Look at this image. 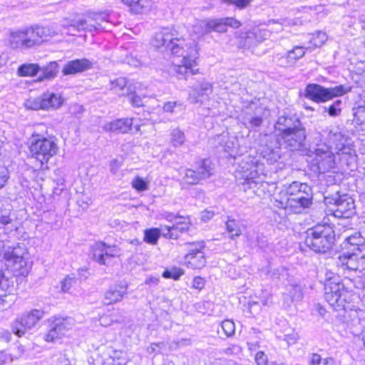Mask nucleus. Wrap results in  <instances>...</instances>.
Instances as JSON below:
<instances>
[{"label":"nucleus","instance_id":"nucleus-1","mask_svg":"<svg viewBox=\"0 0 365 365\" xmlns=\"http://www.w3.org/2000/svg\"><path fill=\"white\" fill-rule=\"evenodd\" d=\"M153 45L164 51H170L172 55L180 57L181 64L175 66L177 77L187 79L189 75L195 74L198 70L193 68L196 66L197 51L194 43L188 46L183 38L174 29L163 28L157 32L153 39Z\"/></svg>","mask_w":365,"mask_h":365},{"label":"nucleus","instance_id":"nucleus-2","mask_svg":"<svg viewBox=\"0 0 365 365\" xmlns=\"http://www.w3.org/2000/svg\"><path fill=\"white\" fill-rule=\"evenodd\" d=\"M63 35L56 23L46 26L35 24L11 33L9 42L14 49L27 50L39 47L51 38Z\"/></svg>","mask_w":365,"mask_h":365},{"label":"nucleus","instance_id":"nucleus-3","mask_svg":"<svg viewBox=\"0 0 365 365\" xmlns=\"http://www.w3.org/2000/svg\"><path fill=\"white\" fill-rule=\"evenodd\" d=\"M313 192L312 187L307 183L294 181L286 189L284 197H281L277 206L284 209L289 208L299 213L312 204Z\"/></svg>","mask_w":365,"mask_h":365},{"label":"nucleus","instance_id":"nucleus-4","mask_svg":"<svg viewBox=\"0 0 365 365\" xmlns=\"http://www.w3.org/2000/svg\"><path fill=\"white\" fill-rule=\"evenodd\" d=\"M346 282H329L326 285L324 299L336 311L356 313L358 310H360L354 302L356 297L353 291L349 288Z\"/></svg>","mask_w":365,"mask_h":365},{"label":"nucleus","instance_id":"nucleus-5","mask_svg":"<svg viewBox=\"0 0 365 365\" xmlns=\"http://www.w3.org/2000/svg\"><path fill=\"white\" fill-rule=\"evenodd\" d=\"M306 234L305 245L317 253H327L334 245L335 232L329 225H317Z\"/></svg>","mask_w":365,"mask_h":365},{"label":"nucleus","instance_id":"nucleus-6","mask_svg":"<svg viewBox=\"0 0 365 365\" xmlns=\"http://www.w3.org/2000/svg\"><path fill=\"white\" fill-rule=\"evenodd\" d=\"M264 165L257 157L245 156L239 164L235 178L239 184L247 188L253 189L260 182L259 176L263 174Z\"/></svg>","mask_w":365,"mask_h":365},{"label":"nucleus","instance_id":"nucleus-7","mask_svg":"<svg viewBox=\"0 0 365 365\" xmlns=\"http://www.w3.org/2000/svg\"><path fill=\"white\" fill-rule=\"evenodd\" d=\"M29 150L32 158L39 161L41 165L58 152L57 139L55 136L45 137L41 134H33L29 139Z\"/></svg>","mask_w":365,"mask_h":365},{"label":"nucleus","instance_id":"nucleus-8","mask_svg":"<svg viewBox=\"0 0 365 365\" xmlns=\"http://www.w3.org/2000/svg\"><path fill=\"white\" fill-rule=\"evenodd\" d=\"M352 89L351 86L339 85L335 87L326 88L317 83L307 85L304 96L305 98L317 103H325L334 98L342 96Z\"/></svg>","mask_w":365,"mask_h":365},{"label":"nucleus","instance_id":"nucleus-9","mask_svg":"<svg viewBox=\"0 0 365 365\" xmlns=\"http://www.w3.org/2000/svg\"><path fill=\"white\" fill-rule=\"evenodd\" d=\"M88 18L95 21V24H88L85 19L78 21L63 19L58 24V27L67 35H73V31H89L101 29V22L107 21L108 15L106 13H89Z\"/></svg>","mask_w":365,"mask_h":365},{"label":"nucleus","instance_id":"nucleus-10","mask_svg":"<svg viewBox=\"0 0 365 365\" xmlns=\"http://www.w3.org/2000/svg\"><path fill=\"white\" fill-rule=\"evenodd\" d=\"M240 26V22L237 19L232 17H226L197 22L193 26V31L198 35H204L212 31L223 33L227 31L228 26L237 29Z\"/></svg>","mask_w":365,"mask_h":365},{"label":"nucleus","instance_id":"nucleus-11","mask_svg":"<svg viewBox=\"0 0 365 365\" xmlns=\"http://www.w3.org/2000/svg\"><path fill=\"white\" fill-rule=\"evenodd\" d=\"M278 140L291 151L307 149V131L303 124L287 133L278 134Z\"/></svg>","mask_w":365,"mask_h":365},{"label":"nucleus","instance_id":"nucleus-12","mask_svg":"<svg viewBox=\"0 0 365 365\" xmlns=\"http://www.w3.org/2000/svg\"><path fill=\"white\" fill-rule=\"evenodd\" d=\"M335 155L330 145H318L312 160V167L314 172L324 173L334 168Z\"/></svg>","mask_w":365,"mask_h":365},{"label":"nucleus","instance_id":"nucleus-13","mask_svg":"<svg viewBox=\"0 0 365 365\" xmlns=\"http://www.w3.org/2000/svg\"><path fill=\"white\" fill-rule=\"evenodd\" d=\"M213 168L210 160L205 159L200 161L195 170L183 169L180 171L182 182L187 185H196L200 181L210 178L212 175Z\"/></svg>","mask_w":365,"mask_h":365},{"label":"nucleus","instance_id":"nucleus-14","mask_svg":"<svg viewBox=\"0 0 365 365\" xmlns=\"http://www.w3.org/2000/svg\"><path fill=\"white\" fill-rule=\"evenodd\" d=\"M45 312L34 309L17 318L12 324V331L18 336H23L27 330L34 327L38 322L43 317Z\"/></svg>","mask_w":365,"mask_h":365},{"label":"nucleus","instance_id":"nucleus-15","mask_svg":"<svg viewBox=\"0 0 365 365\" xmlns=\"http://www.w3.org/2000/svg\"><path fill=\"white\" fill-rule=\"evenodd\" d=\"M28 255L26 245L19 242L15 246L8 247L4 252V258L15 269L21 270L27 265Z\"/></svg>","mask_w":365,"mask_h":365},{"label":"nucleus","instance_id":"nucleus-16","mask_svg":"<svg viewBox=\"0 0 365 365\" xmlns=\"http://www.w3.org/2000/svg\"><path fill=\"white\" fill-rule=\"evenodd\" d=\"M331 211L336 218H350L356 214L354 200L347 194H336Z\"/></svg>","mask_w":365,"mask_h":365},{"label":"nucleus","instance_id":"nucleus-17","mask_svg":"<svg viewBox=\"0 0 365 365\" xmlns=\"http://www.w3.org/2000/svg\"><path fill=\"white\" fill-rule=\"evenodd\" d=\"M63 102L61 96L53 93H46L41 96L29 99L26 103V106L31 110H47L49 108H58Z\"/></svg>","mask_w":365,"mask_h":365},{"label":"nucleus","instance_id":"nucleus-18","mask_svg":"<svg viewBox=\"0 0 365 365\" xmlns=\"http://www.w3.org/2000/svg\"><path fill=\"white\" fill-rule=\"evenodd\" d=\"M48 322H50V328L44 336L45 340L48 342H53L61 337L73 325V319L69 317H53L48 319Z\"/></svg>","mask_w":365,"mask_h":365},{"label":"nucleus","instance_id":"nucleus-19","mask_svg":"<svg viewBox=\"0 0 365 365\" xmlns=\"http://www.w3.org/2000/svg\"><path fill=\"white\" fill-rule=\"evenodd\" d=\"M212 92V84L207 81L198 82L193 86L192 91L189 93V101L192 103H202Z\"/></svg>","mask_w":365,"mask_h":365},{"label":"nucleus","instance_id":"nucleus-20","mask_svg":"<svg viewBox=\"0 0 365 365\" xmlns=\"http://www.w3.org/2000/svg\"><path fill=\"white\" fill-rule=\"evenodd\" d=\"M127 290L128 285L123 282L110 286L104 294L103 303L106 305H110L120 302L127 294Z\"/></svg>","mask_w":365,"mask_h":365},{"label":"nucleus","instance_id":"nucleus-21","mask_svg":"<svg viewBox=\"0 0 365 365\" xmlns=\"http://www.w3.org/2000/svg\"><path fill=\"white\" fill-rule=\"evenodd\" d=\"M93 68V63L88 58H77L68 61L62 73L64 76L75 75L78 73H83Z\"/></svg>","mask_w":365,"mask_h":365},{"label":"nucleus","instance_id":"nucleus-22","mask_svg":"<svg viewBox=\"0 0 365 365\" xmlns=\"http://www.w3.org/2000/svg\"><path fill=\"white\" fill-rule=\"evenodd\" d=\"M302 124V123L296 115L284 114L278 117L274 128L279 132L278 134H281L290 131Z\"/></svg>","mask_w":365,"mask_h":365},{"label":"nucleus","instance_id":"nucleus-23","mask_svg":"<svg viewBox=\"0 0 365 365\" xmlns=\"http://www.w3.org/2000/svg\"><path fill=\"white\" fill-rule=\"evenodd\" d=\"M279 145L281 143L278 140H274L262 147L261 155L269 163L272 164L281 158L282 152Z\"/></svg>","mask_w":365,"mask_h":365},{"label":"nucleus","instance_id":"nucleus-24","mask_svg":"<svg viewBox=\"0 0 365 365\" xmlns=\"http://www.w3.org/2000/svg\"><path fill=\"white\" fill-rule=\"evenodd\" d=\"M133 118H120L106 123L103 128L106 131L116 133H127L132 129Z\"/></svg>","mask_w":365,"mask_h":365},{"label":"nucleus","instance_id":"nucleus-25","mask_svg":"<svg viewBox=\"0 0 365 365\" xmlns=\"http://www.w3.org/2000/svg\"><path fill=\"white\" fill-rule=\"evenodd\" d=\"M364 257L344 252L343 255L339 256L336 263L337 265L345 267L349 270L356 271L359 269V260Z\"/></svg>","mask_w":365,"mask_h":365},{"label":"nucleus","instance_id":"nucleus-26","mask_svg":"<svg viewBox=\"0 0 365 365\" xmlns=\"http://www.w3.org/2000/svg\"><path fill=\"white\" fill-rule=\"evenodd\" d=\"M108 357L102 365H126L128 359L124 356L125 353L121 350L110 349L107 351Z\"/></svg>","mask_w":365,"mask_h":365},{"label":"nucleus","instance_id":"nucleus-27","mask_svg":"<svg viewBox=\"0 0 365 365\" xmlns=\"http://www.w3.org/2000/svg\"><path fill=\"white\" fill-rule=\"evenodd\" d=\"M185 262L188 267L192 269H200L205 267L206 259L204 252L187 253L185 256Z\"/></svg>","mask_w":365,"mask_h":365},{"label":"nucleus","instance_id":"nucleus-28","mask_svg":"<svg viewBox=\"0 0 365 365\" xmlns=\"http://www.w3.org/2000/svg\"><path fill=\"white\" fill-rule=\"evenodd\" d=\"M258 109L257 103L251 102L248 104L247 106L245 107V112L246 113L245 120L248 121L250 123V127L252 129L256 128H259L262 123V118L260 116H253L252 113L250 112V110H255Z\"/></svg>","mask_w":365,"mask_h":365},{"label":"nucleus","instance_id":"nucleus-29","mask_svg":"<svg viewBox=\"0 0 365 365\" xmlns=\"http://www.w3.org/2000/svg\"><path fill=\"white\" fill-rule=\"evenodd\" d=\"M112 89H114L119 96H128L131 93V86H128L125 78L120 77L111 81Z\"/></svg>","mask_w":365,"mask_h":365},{"label":"nucleus","instance_id":"nucleus-30","mask_svg":"<svg viewBox=\"0 0 365 365\" xmlns=\"http://www.w3.org/2000/svg\"><path fill=\"white\" fill-rule=\"evenodd\" d=\"M10 213V210H1L0 212V230H2L4 233H7L16 230Z\"/></svg>","mask_w":365,"mask_h":365},{"label":"nucleus","instance_id":"nucleus-31","mask_svg":"<svg viewBox=\"0 0 365 365\" xmlns=\"http://www.w3.org/2000/svg\"><path fill=\"white\" fill-rule=\"evenodd\" d=\"M93 259L100 264H106L105 250V242H97L92 246Z\"/></svg>","mask_w":365,"mask_h":365},{"label":"nucleus","instance_id":"nucleus-32","mask_svg":"<svg viewBox=\"0 0 365 365\" xmlns=\"http://www.w3.org/2000/svg\"><path fill=\"white\" fill-rule=\"evenodd\" d=\"M190 225V219L185 217H180L179 220L173 224L171 227L173 231L177 235V239L180 237V234L189 230Z\"/></svg>","mask_w":365,"mask_h":365},{"label":"nucleus","instance_id":"nucleus-33","mask_svg":"<svg viewBox=\"0 0 365 365\" xmlns=\"http://www.w3.org/2000/svg\"><path fill=\"white\" fill-rule=\"evenodd\" d=\"M40 71V67L36 63H25L20 66L18 68V74L20 76H32L37 74Z\"/></svg>","mask_w":365,"mask_h":365},{"label":"nucleus","instance_id":"nucleus-34","mask_svg":"<svg viewBox=\"0 0 365 365\" xmlns=\"http://www.w3.org/2000/svg\"><path fill=\"white\" fill-rule=\"evenodd\" d=\"M58 69V65L56 61L50 62L47 66L42 68V75L40 76V80L53 78Z\"/></svg>","mask_w":365,"mask_h":365},{"label":"nucleus","instance_id":"nucleus-35","mask_svg":"<svg viewBox=\"0 0 365 365\" xmlns=\"http://www.w3.org/2000/svg\"><path fill=\"white\" fill-rule=\"evenodd\" d=\"M160 230L156 227L146 229L144 231V241L150 245H156L160 237Z\"/></svg>","mask_w":365,"mask_h":365},{"label":"nucleus","instance_id":"nucleus-36","mask_svg":"<svg viewBox=\"0 0 365 365\" xmlns=\"http://www.w3.org/2000/svg\"><path fill=\"white\" fill-rule=\"evenodd\" d=\"M226 230L230 234L232 240L240 236L242 233L239 222L234 219L228 218L226 222Z\"/></svg>","mask_w":365,"mask_h":365},{"label":"nucleus","instance_id":"nucleus-37","mask_svg":"<svg viewBox=\"0 0 365 365\" xmlns=\"http://www.w3.org/2000/svg\"><path fill=\"white\" fill-rule=\"evenodd\" d=\"M346 253H350L359 257H365V241L364 242L354 243L353 245H344Z\"/></svg>","mask_w":365,"mask_h":365},{"label":"nucleus","instance_id":"nucleus-38","mask_svg":"<svg viewBox=\"0 0 365 365\" xmlns=\"http://www.w3.org/2000/svg\"><path fill=\"white\" fill-rule=\"evenodd\" d=\"M306 50L307 48L304 46H296L292 50L287 52L289 60L294 66L295 65L297 60L304 56Z\"/></svg>","mask_w":365,"mask_h":365},{"label":"nucleus","instance_id":"nucleus-39","mask_svg":"<svg viewBox=\"0 0 365 365\" xmlns=\"http://www.w3.org/2000/svg\"><path fill=\"white\" fill-rule=\"evenodd\" d=\"M185 141L184 133L178 128L173 129L170 133V143L174 147L181 146Z\"/></svg>","mask_w":365,"mask_h":365},{"label":"nucleus","instance_id":"nucleus-40","mask_svg":"<svg viewBox=\"0 0 365 365\" xmlns=\"http://www.w3.org/2000/svg\"><path fill=\"white\" fill-rule=\"evenodd\" d=\"M341 106L342 101L341 100H336L329 106L324 107V112H327L331 117H337L339 116L341 113Z\"/></svg>","mask_w":365,"mask_h":365},{"label":"nucleus","instance_id":"nucleus-41","mask_svg":"<svg viewBox=\"0 0 365 365\" xmlns=\"http://www.w3.org/2000/svg\"><path fill=\"white\" fill-rule=\"evenodd\" d=\"M122 1L128 6L132 11L138 14L145 6V0H122Z\"/></svg>","mask_w":365,"mask_h":365},{"label":"nucleus","instance_id":"nucleus-42","mask_svg":"<svg viewBox=\"0 0 365 365\" xmlns=\"http://www.w3.org/2000/svg\"><path fill=\"white\" fill-rule=\"evenodd\" d=\"M183 274L184 272L182 269L177 267H172L170 269H165L163 273V277L167 279L178 280Z\"/></svg>","mask_w":365,"mask_h":365},{"label":"nucleus","instance_id":"nucleus-43","mask_svg":"<svg viewBox=\"0 0 365 365\" xmlns=\"http://www.w3.org/2000/svg\"><path fill=\"white\" fill-rule=\"evenodd\" d=\"M327 39V36L324 32L318 31L313 35L310 39V43L315 48L322 46Z\"/></svg>","mask_w":365,"mask_h":365},{"label":"nucleus","instance_id":"nucleus-44","mask_svg":"<svg viewBox=\"0 0 365 365\" xmlns=\"http://www.w3.org/2000/svg\"><path fill=\"white\" fill-rule=\"evenodd\" d=\"M252 38H255V41L259 44L264 41L269 36V32L267 30L260 29H254L252 31Z\"/></svg>","mask_w":365,"mask_h":365},{"label":"nucleus","instance_id":"nucleus-45","mask_svg":"<svg viewBox=\"0 0 365 365\" xmlns=\"http://www.w3.org/2000/svg\"><path fill=\"white\" fill-rule=\"evenodd\" d=\"M354 121L359 125H365V110H361L356 107L353 108Z\"/></svg>","mask_w":365,"mask_h":365},{"label":"nucleus","instance_id":"nucleus-46","mask_svg":"<svg viewBox=\"0 0 365 365\" xmlns=\"http://www.w3.org/2000/svg\"><path fill=\"white\" fill-rule=\"evenodd\" d=\"M339 282L343 283L344 282H349V279H344L341 280L338 275H336L333 272L326 269L325 272V284H324V290L326 291V285L329 282Z\"/></svg>","mask_w":365,"mask_h":365},{"label":"nucleus","instance_id":"nucleus-47","mask_svg":"<svg viewBox=\"0 0 365 365\" xmlns=\"http://www.w3.org/2000/svg\"><path fill=\"white\" fill-rule=\"evenodd\" d=\"M132 186L137 191L142 192L148 189V182L142 178L136 177L132 182Z\"/></svg>","mask_w":365,"mask_h":365},{"label":"nucleus","instance_id":"nucleus-48","mask_svg":"<svg viewBox=\"0 0 365 365\" xmlns=\"http://www.w3.org/2000/svg\"><path fill=\"white\" fill-rule=\"evenodd\" d=\"M221 327L227 336H231L235 332V323L231 320L223 321Z\"/></svg>","mask_w":365,"mask_h":365},{"label":"nucleus","instance_id":"nucleus-49","mask_svg":"<svg viewBox=\"0 0 365 365\" xmlns=\"http://www.w3.org/2000/svg\"><path fill=\"white\" fill-rule=\"evenodd\" d=\"M365 241L364 237L361 235V232H356L354 234L351 235L346 237L344 242V245H353L354 243L364 242Z\"/></svg>","mask_w":365,"mask_h":365},{"label":"nucleus","instance_id":"nucleus-50","mask_svg":"<svg viewBox=\"0 0 365 365\" xmlns=\"http://www.w3.org/2000/svg\"><path fill=\"white\" fill-rule=\"evenodd\" d=\"M276 62L279 66L287 68L294 66L291 61L289 60L287 53L283 55L277 54L274 57Z\"/></svg>","mask_w":365,"mask_h":365},{"label":"nucleus","instance_id":"nucleus-51","mask_svg":"<svg viewBox=\"0 0 365 365\" xmlns=\"http://www.w3.org/2000/svg\"><path fill=\"white\" fill-rule=\"evenodd\" d=\"M128 96H129V101L132 106L139 108L144 106L143 99L144 97L137 95L135 92H133L131 89V93H130Z\"/></svg>","mask_w":365,"mask_h":365},{"label":"nucleus","instance_id":"nucleus-52","mask_svg":"<svg viewBox=\"0 0 365 365\" xmlns=\"http://www.w3.org/2000/svg\"><path fill=\"white\" fill-rule=\"evenodd\" d=\"M189 245L188 253H198L203 252L202 250L205 247V243L204 241L200 242H193L190 243H187Z\"/></svg>","mask_w":365,"mask_h":365},{"label":"nucleus","instance_id":"nucleus-53","mask_svg":"<svg viewBox=\"0 0 365 365\" xmlns=\"http://www.w3.org/2000/svg\"><path fill=\"white\" fill-rule=\"evenodd\" d=\"M160 230V235L168 239H177V235L172 230L171 226L160 225L159 228Z\"/></svg>","mask_w":365,"mask_h":365},{"label":"nucleus","instance_id":"nucleus-54","mask_svg":"<svg viewBox=\"0 0 365 365\" xmlns=\"http://www.w3.org/2000/svg\"><path fill=\"white\" fill-rule=\"evenodd\" d=\"M9 179V172L8 169L4 166L0 165V189L5 187Z\"/></svg>","mask_w":365,"mask_h":365},{"label":"nucleus","instance_id":"nucleus-55","mask_svg":"<svg viewBox=\"0 0 365 365\" xmlns=\"http://www.w3.org/2000/svg\"><path fill=\"white\" fill-rule=\"evenodd\" d=\"M289 294L292 300H301L303 297V294L300 286H292L289 291Z\"/></svg>","mask_w":365,"mask_h":365},{"label":"nucleus","instance_id":"nucleus-56","mask_svg":"<svg viewBox=\"0 0 365 365\" xmlns=\"http://www.w3.org/2000/svg\"><path fill=\"white\" fill-rule=\"evenodd\" d=\"M252 34H253L252 31L247 32L244 39V46L247 48H253L258 45L257 41H255V38H252Z\"/></svg>","mask_w":365,"mask_h":365},{"label":"nucleus","instance_id":"nucleus-57","mask_svg":"<svg viewBox=\"0 0 365 365\" xmlns=\"http://www.w3.org/2000/svg\"><path fill=\"white\" fill-rule=\"evenodd\" d=\"M104 252L106 254V257H113L118 255L119 250L115 245H108L105 243Z\"/></svg>","mask_w":365,"mask_h":365},{"label":"nucleus","instance_id":"nucleus-58","mask_svg":"<svg viewBox=\"0 0 365 365\" xmlns=\"http://www.w3.org/2000/svg\"><path fill=\"white\" fill-rule=\"evenodd\" d=\"M223 1L229 4L235 5L240 9H244L247 7L250 2V0H223Z\"/></svg>","mask_w":365,"mask_h":365},{"label":"nucleus","instance_id":"nucleus-59","mask_svg":"<svg viewBox=\"0 0 365 365\" xmlns=\"http://www.w3.org/2000/svg\"><path fill=\"white\" fill-rule=\"evenodd\" d=\"M74 283H76L75 278L68 276L61 283L62 290L63 292H68Z\"/></svg>","mask_w":365,"mask_h":365},{"label":"nucleus","instance_id":"nucleus-60","mask_svg":"<svg viewBox=\"0 0 365 365\" xmlns=\"http://www.w3.org/2000/svg\"><path fill=\"white\" fill-rule=\"evenodd\" d=\"M284 339L288 345H293L297 343L299 339V336L297 332L293 331L289 334H285Z\"/></svg>","mask_w":365,"mask_h":365},{"label":"nucleus","instance_id":"nucleus-61","mask_svg":"<svg viewBox=\"0 0 365 365\" xmlns=\"http://www.w3.org/2000/svg\"><path fill=\"white\" fill-rule=\"evenodd\" d=\"M255 361L257 365H267L268 359L263 351H258L255 355Z\"/></svg>","mask_w":365,"mask_h":365},{"label":"nucleus","instance_id":"nucleus-62","mask_svg":"<svg viewBox=\"0 0 365 365\" xmlns=\"http://www.w3.org/2000/svg\"><path fill=\"white\" fill-rule=\"evenodd\" d=\"M192 287L195 289L201 290L205 287V280L200 277H195L192 280Z\"/></svg>","mask_w":365,"mask_h":365},{"label":"nucleus","instance_id":"nucleus-63","mask_svg":"<svg viewBox=\"0 0 365 365\" xmlns=\"http://www.w3.org/2000/svg\"><path fill=\"white\" fill-rule=\"evenodd\" d=\"M161 217L166 220L167 221L170 222H175L178 220H179L180 215H175L172 212H164L160 215Z\"/></svg>","mask_w":365,"mask_h":365},{"label":"nucleus","instance_id":"nucleus-64","mask_svg":"<svg viewBox=\"0 0 365 365\" xmlns=\"http://www.w3.org/2000/svg\"><path fill=\"white\" fill-rule=\"evenodd\" d=\"M177 104H178L177 102H171V101L167 102V103H164L163 110L165 112L173 113V109L175 107H176Z\"/></svg>","mask_w":365,"mask_h":365}]
</instances>
